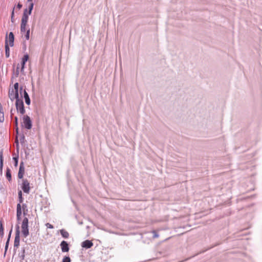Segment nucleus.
<instances>
[{
    "label": "nucleus",
    "instance_id": "16",
    "mask_svg": "<svg viewBox=\"0 0 262 262\" xmlns=\"http://www.w3.org/2000/svg\"><path fill=\"white\" fill-rule=\"evenodd\" d=\"M19 64H18L16 67V71L13 72L12 78L17 77L18 76L19 73Z\"/></svg>",
    "mask_w": 262,
    "mask_h": 262
},
{
    "label": "nucleus",
    "instance_id": "4",
    "mask_svg": "<svg viewBox=\"0 0 262 262\" xmlns=\"http://www.w3.org/2000/svg\"><path fill=\"white\" fill-rule=\"evenodd\" d=\"M23 100V99H16L15 102L17 111L22 115L24 114L25 113L24 102Z\"/></svg>",
    "mask_w": 262,
    "mask_h": 262
},
{
    "label": "nucleus",
    "instance_id": "20",
    "mask_svg": "<svg viewBox=\"0 0 262 262\" xmlns=\"http://www.w3.org/2000/svg\"><path fill=\"white\" fill-rule=\"evenodd\" d=\"M3 166V152H0V168L1 170L2 169Z\"/></svg>",
    "mask_w": 262,
    "mask_h": 262
},
{
    "label": "nucleus",
    "instance_id": "1",
    "mask_svg": "<svg viewBox=\"0 0 262 262\" xmlns=\"http://www.w3.org/2000/svg\"><path fill=\"white\" fill-rule=\"evenodd\" d=\"M28 219L27 217H25L21 223V232L24 236L26 237L29 235V232L28 229Z\"/></svg>",
    "mask_w": 262,
    "mask_h": 262
},
{
    "label": "nucleus",
    "instance_id": "34",
    "mask_svg": "<svg viewBox=\"0 0 262 262\" xmlns=\"http://www.w3.org/2000/svg\"><path fill=\"white\" fill-rule=\"evenodd\" d=\"M17 8H18L19 9H21V7H22V5H21V4H19V3H18V4H17Z\"/></svg>",
    "mask_w": 262,
    "mask_h": 262
},
{
    "label": "nucleus",
    "instance_id": "28",
    "mask_svg": "<svg viewBox=\"0 0 262 262\" xmlns=\"http://www.w3.org/2000/svg\"><path fill=\"white\" fill-rule=\"evenodd\" d=\"M62 262H71L70 258L68 256L64 257L62 259Z\"/></svg>",
    "mask_w": 262,
    "mask_h": 262
},
{
    "label": "nucleus",
    "instance_id": "36",
    "mask_svg": "<svg viewBox=\"0 0 262 262\" xmlns=\"http://www.w3.org/2000/svg\"><path fill=\"white\" fill-rule=\"evenodd\" d=\"M3 111V106L1 104V103H0V112H2Z\"/></svg>",
    "mask_w": 262,
    "mask_h": 262
},
{
    "label": "nucleus",
    "instance_id": "13",
    "mask_svg": "<svg viewBox=\"0 0 262 262\" xmlns=\"http://www.w3.org/2000/svg\"><path fill=\"white\" fill-rule=\"evenodd\" d=\"M21 215V205L20 203H18L17 205V209H16V216L18 220H20V216Z\"/></svg>",
    "mask_w": 262,
    "mask_h": 262
},
{
    "label": "nucleus",
    "instance_id": "22",
    "mask_svg": "<svg viewBox=\"0 0 262 262\" xmlns=\"http://www.w3.org/2000/svg\"><path fill=\"white\" fill-rule=\"evenodd\" d=\"M29 59V55L28 54H26L24 56V57L22 58L21 62H23V64H25L27 61Z\"/></svg>",
    "mask_w": 262,
    "mask_h": 262
},
{
    "label": "nucleus",
    "instance_id": "18",
    "mask_svg": "<svg viewBox=\"0 0 262 262\" xmlns=\"http://www.w3.org/2000/svg\"><path fill=\"white\" fill-rule=\"evenodd\" d=\"M6 177L9 181H11V171L9 168H7V169Z\"/></svg>",
    "mask_w": 262,
    "mask_h": 262
},
{
    "label": "nucleus",
    "instance_id": "17",
    "mask_svg": "<svg viewBox=\"0 0 262 262\" xmlns=\"http://www.w3.org/2000/svg\"><path fill=\"white\" fill-rule=\"evenodd\" d=\"M60 232L63 237L67 238L69 237V233L65 230L61 229L60 230Z\"/></svg>",
    "mask_w": 262,
    "mask_h": 262
},
{
    "label": "nucleus",
    "instance_id": "32",
    "mask_svg": "<svg viewBox=\"0 0 262 262\" xmlns=\"http://www.w3.org/2000/svg\"><path fill=\"white\" fill-rule=\"evenodd\" d=\"M152 233L154 234V236H154V238H156V237H159V235L156 233V232L155 231H153Z\"/></svg>",
    "mask_w": 262,
    "mask_h": 262
},
{
    "label": "nucleus",
    "instance_id": "37",
    "mask_svg": "<svg viewBox=\"0 0 262 262\" xmlns=\"http://www.w3.org/2000/svg\"><path fill=\"white\" fill-rule=\"evenodd\" d=\"M22 207L23 210H25V209L27 207V206L25 204H23Z\"/></svg>",
    "mask_w": 262,
    "mask_h": 262
},
{
    "label": "nucleus",
    "instance_id": "30",
    "mask_svg": "<svg viewBox=\"0 0 262 262\" xmlns=\"http://www.w3.org/2000/svg\"><path fill=\"white\" fill-rule=\"evenodd\" d=\"M25 64H23V62H21V69H20V72L24 73V68H25Z\"/></svg>",
    "mask_w": 262,
    "mask_h": 262
},
{
    "label": "nucleus",
    "instance_id": "24",
    "mask_svg": "<svg viewBox=\"0 0 262 262\" xmlns=\"http://www.w3.org/2000/svg\"><path fill=\"white\" fill-rule=\"evenodd\" d=\"M5 120L4 111L0 112V122H3Z\"/></svg>",
    "mask_w": 262,
    "mask_h": 262
},
{
    "label": "nucleus",
    "instance_id": "33",
    "mask_svg": "<svg viewBox=\"0 0 262 262\" xmlns=\"http://www.w3.org/2000/svg\"><path fill=\"white\" fill-rule=\"evenodd\" d=\"M30 100L31 99H25L26 103L28 105L30 104Z\"/></svg>",
    "mask_w": 262,
    "mask_h": 262
},
{
    "label": "nucleus",
    "instance_id": "23",
    "mask_svg": "<svg viewBox=\"0 0 262 262\" xmlns=\"http://www.w3.org/2000/svg\"><path fill=\"white\" fill-rule=\"evenodd\" d=\"M11 232L12 231L11 230L9 232V236H8V239H7V241L6 243V245H5V251H7V249H8V245H9V240H10V236H11Z\"/></svg>",
    "mask_w": 262,
    "mask_h": 262
},
{
    "label": "nucleus",
    "instance_id": "35",
    "mask_svg": "<svg viewBox=\"0 0 262 262\" xmlns=\"http://www.w3.org/2000/svg\"><path fill=\"white\" fill-rule=\"evenodd\" d=\"M15 121L16 125L17 126V124H18V118H17V117H16L15 118Z\"/></svg>",
    "mask_w": 262,
    "mask_h": 262
},
{
    "label": "nucleus",
    "instance_id": "25",
    "mask_svg": "<svg viewBox=\"0 0 262 262\" xmlns=\"http://www.w3.org/2000/svg\"><path fill=\"white\" fill-rule=\"evenodd\" d=\"M18 198H19V203L20 204L23 201V197H22V192H21V191H19V192L18 193Z\"/></svg>",
    "mask_w": 262,
    "mask_h": 262
},
{
    "label": "nucleus",
    "instance_id": "26",
    "mask_svg": "<svg viewBox=\"0 0 262 262\" xmlns=\"http://www.w3.org/2000/svg\"><path fill=\"white\" fill-rule=\"evenodd\" d=\"M25 33V37L27 40H29L30 37V29H27L26 32Z\"/></svg>",
    "mask_w": 262,
    "mask_h": 262
},
{
    "label": "nucleus",
    "instance_id": "8",
    "mask_svg": "<svg viewBox=\"0 0 262 262\" xmlns=\"http://www.w3.org/2000/svg\"><path fill=\"white\" fill-rule=\"evenodd\" d=\"M25 172V167L24 163L22 162L20 163L19 165V171L18 173V178L19 179H23Z\"/></svg>",
    "mask_w": 262,
    "mask_h": 262
},
{
    "label": "nucleus",
    "instance_id": "29",
    "mask_svg": "<svg viewBox=\"0 0 262 262\" xmlns=\"http://www.w3.org/2000/svg\"><path fill=\"white\" fill-rule=\"evenodd\" d=\"M14 8H13V10H12V13H11V21L12 23L14 22V20H13L14 16Z\"/></svg>",
    "mask_w": 262,
    "mask_h": 262
},
{
    "label": "nucleus",
    "instance_id": "12",
    "mask_svg": "<svg viewBox=\"0 0 262 262\" xmlns=\"http://www.w3.org/2000/svg\"><path fill=\"white\" fill-rule=\"evenodd\" d=\"M60 246L61 248V250L63 252H68L69 250V248L68 246V244L67 242L63 241L61 244Z\"/></svg>",
    "mask_w": 262,
    "mask_h": 262
},
{
    "label": "nucleus",
    "instance_id": "31",
    "mask_svg": "<svg viewBox=\"0 0 262 262\" xmlns=\"http://www.w3.org/2000/svg\"><path fill=\"white\" fill-rule=\"evenodd\" d=\"M46 226L50 229H53L54 228L53 226L50 224V223H47L46 224Z\"/></svg>",
    "mask_w": 262,
    "mask_h": 262
},
{
    "label": "nucleus",
    "instance_id": "19",
    "mask_svg": "<svg viewBox=\"0 0 262 262\" xmlns=\"http://www.w3.org/2000/svg\"><path fill=\"white\" fill-rule=\"evenodd\" d=\"M4 227L2 222H0V236L2 238L4 236Z\"/></svg>",
    "mask_w": 262,
    "mask_h": 262
},
{
    "label": "nucleus",
    "instance_id": "14",
    "mask_svg": "<svg viewBox=\"0 0 262 262\" xmlns=\"http://www.w3.org/2000/svg\"><path fill=\"white\" fill-rule=\"evenodd\" d=\"M5 54H6V57L7 58L9 57L10 56V49L9 47V45H8V40H6L5 41Z\"/></svg>",
    "mask_w": 262,
    "mask_h": 262
},
{
    "label": "nucleus",
    "instance_id": "2",
    "mask_svg": "<svg viewBox=\"0 0 262 262\" xmlns=\"http://www.w3.org/2000/svg\"><path fill=\"white\" fill-rule=\"evenodd\" d=\"M19 84L17 82H16L14 85V88L9 91V96L13 97V98H19Z\"/></svg>",
    "mask_w": 262,
    "mask_h": 262
},
{
    "label": "nucleus",
    "instance_id": "38",
    "mask_svg": "<svg viewBox=\"0 0 262 262\" xmlns=\"http://www.w3.org/2000/svg\"><path fill=\"white\" fill-rule=\"evenodd\" d=\"M27 1H28V2H31H31H32V0H27Z\"/></svg>",
    "mask_w": 262,
    "mask_h": 262
},
{
    "label": "nucleus",
    "instance_id": "9",
    "mask_svg": "<svg viewBox=\"0 0 262 262\" xmlns=\"http://www.w3.org/2000/svg\"><path fill=\"white\" fill-rule=\"evenodd\" d=\"M19 241H20V237H19V231L18 229L16 231L15 236V239L14 242V247H18L19 245Z\"/></svg>",
    "mask_w": 262,
    "mask_h": 262
},
{
    "label": "nucleus",
    "instance_id": "3",
    "mask_svg": "<svg viewBox=\"0 0 262 262\" xmlns=\"http://www.w3.org/2000/svg\"><path fill=\"white\" fill-rule=\"evenodd\" d=\"M23 124L25 128L30 129L32 127L31 120L29 116L25 115L23 118Z\"/></svg>",
    "mask_w": 262,
    "mask_h": 262
},
{
    "label": "nucleus",
    "instance_id": "21",
    "mask_svg": "<svg viewBox=\"0 0 262 262\" xmlns=\"http://www.w3.org/2000/svg\"><path fill=\"white\" fill-rule=\"evenodd\" d=\"M34 4L32 2L30 3L28 6V11L29 13H31L33 10Z\"/></svg>",
    "mask_w": 262,
    "mask_h": 262
},
{
    "label": "nucleus",
    "instance_id": "10",
    "mask_svg": "<svg viewBox=\"0 0 262 262\" xmlns=\"http://www.w3.org/2000/svg\"><path fill=\"white\" fill-rule=\"evenodd\" d=\"M14 34L12 32H10L9 34L8 37H7L6 40H8V45L11 47H12L14 45Z\"/></svg>",
    "mask_w": 262,
    "mask_h": 262
},
{
    "label": "nucleus",
    "instance_id": "15",
    "mask_svg": "<svg viewBox=\"0 0 262 262\" xmlns=\"http://www.w3.org/2000/svg\"><path fill=\"white\" fill-rule=\"evenodd\" d=\"M27 23H21L20 24V32L22 34L25 33L27 31L26 26H27Z\"/></svg>",
    "mask_w": 262,
    "mask_h": 262
},
{
    "label": "nucleus",
    "instance_id": "11",
    "mask_svg": "<svg viewBox=\"0 0 262 262\" xmlns=\"http://www.w3.org/2000/svg\"><path fill=\"white\" fill-rule=\"evenodd\" d=\"M93 246V243L89 240H86V241L83 242L81 244V246L83 248H85L86 249L90 248Z\"/></svg>",
    "mask_w": 262,
    "mask_h": 262
},
{
    "label": "nucleus",
    "instance_id": "5",
    "mask_svg": "<svg viewBox=\"0 0 262 262\" xmlns=\"http://www.w3.org/2000/svg\"><path fill=\"white\" fill-rule=\"evenodd\" d=\"M21 188L24 191V193H29L30 187V183L27 179H23L22 182L21 184Z\"/></svg>",
    "mask_w": 262,
    "mask_h": 262
},
{
    "label": "nucleus",
    "instance_id": "6",
    "mask_svg": "<svg viewBox=\"0 0 262 262\" xmlns=\"http://www.w3.org/2000/svg\"><path fill=\"white\" fill-rule=\"evenodd\" d=\"M31 13H29L27 9H25L24 11L23 16L21 19V23H27L29 15H30Z\"/></svg>",
    "mask_w": 262,
    "mask_h": 262
},
{
    "label": "nucleus",
    "instance_id": "39",
    "mask_svg": "<svg viewBox=\"0 0 262 262\" xmlns=\"http://www.w3.org/2000/svg\"><path fill=\"white\" fill-rule=\"evenodd\" d=\"M16 132H18V128H16Z\"/></svg>",
    "mask_w": 262,
    "mask_h": 262
},
{
    "label": "nucleus",
    "instance_id": "27",
    "mask_svg": "<svg viewBox=\"0 0 262 262\" xmlns=\"http://www.w3.org/2000/svg\"><path fill=\"white\" fill-rule=\"evenodd\" d=\"M13 160L14 161V166L15 167H17L18 165V157H13Z\"/></svg>",
    "mask_w": 262,
    "mask_h": 262
},
{
    "label": "nucleus",
    "instance_id": "7",
    "mask_svg": "<svg viewBox=\"0 0 262 262\" xmlns=\"http://www.w3.org/2000/svg\"><path fill=\"white\" fill-rule=\"evenodd\" d=\"M19 98H29L28 93L23 86H20L19 90Z\"/></svg>",
    "mask_w": 262,
    "mask_h": 262
}]
</instances>
